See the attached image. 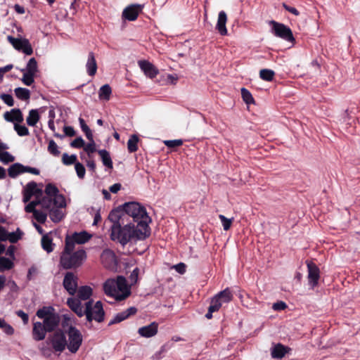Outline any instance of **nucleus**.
Segmentation results:
<instances>
[{"label":"nucleus","instance_id":"nucleus-1","mask_svg":"<svg viewBox=\"0 0 360 360\" xmlns=\"http://www.w3.org/2000/svg\"><path fill=\"white\" fill-rule=\"evenodd\" d=\"M108 219L112 223L110 239L122 246L133 240H143L150 236L151 219L146 208L136 202H125L113 209Z\"/></svg>","mask_w":360,"mask_h":360},{"label":"nucleus","instance_id":"nucleus-2","mask_svg":"<svg viewBox=\"0 0 360 360\" xmlns=\"http://www.w3.org/2000/svg\"><path fill=\"white\" fill-rule=\"evenodd\" d=\"M103 290L106 295L122 301L128 297L130 288L127 283L126 278L122 276H117L116 279L108 278L103 283Z\"/></svg>","mask_w":360,"mask_h":360},{"label":"nucleus","instance_id":"nucleus-3","mask_svg":"<svg viewBox=\"0 0 360 360\" xmlns=\"http://www.w3.org/2000/svg\"><path fill=\"white\" fill-rule=\"evenodd\" d=\"M74 248L69 244L65 245L61 253L60 264L65 269H75L80 266L86 258V253L84 250L80 249L73 252Z\"/></svg>","mask_w":360,"mask_h":360},{"label":"nucleus","instance_id":"nucleus-4","mask_svg":"<svg viewBox=\"0 0 360 360\" xmlns=\"http://www.w3.org/2000/svg\"><path fill=\"white\" fill-rule=\"evenodd\" d=\"M93 300H89L85 303L84 315L88 322H91L93 320L98 323H101L105 319V311L103 307V304L101 301H97L93 305Z\"/></svg>","mask_w":360,"mask_h":360},{"label":"nucleus","instance_id":"nucleus-5","mask_svg":"<svg viewBox=\"0 0 360 360\" xmlns=\"http://www.w3.org/2000/svg\"><path fill=\"white\" fill-rule=\"evenodd\" d=\"M269 24L272 26L271 31L276 37L291 43L295 42V39L293 37L292 32L289 27L274 20H271Z\"/></svg>","mask_w":360,"mask_h":360},{"label":"nucleus","instance_id":"nucleus-6","mask_svg":"<svg viewBox=\"0 0 360 360\" xmlns=\"http://www.w3.org/2000/svg\"><path fill=\"white\" fill-rule=\"evenodd\" d=\"M67 333L69 340L68 348L70 352L76 353L82 343V333L77 328L72 326L69 327Z\"/></svg>","mask_w":360,"mask_h":360},{"label":"nucleus","instance_id":"nucleus-7","mask_svg":"<svg viewBox=\"0 0 360 360\" xmlns=\"http://www.w3.org/2000/svg\"><path fill=\"white\" fill-rule=\"evenodd\" d=\"M143 5L133 4L124 8L122 13V19L128 21L136 20L139 14L142 13Z\"/></svg>","mask_w":360,"mask_h":360},{"label":"nucleus","instance_id":"nucleus-8","mask_svg":"<svg viewBox=\"0 0 360 360\" xmlns=\"http://www.w3.org/2000/svg\"><path fill=\"white\" fill-rule=\"evenodd\" d=\"M307 266V278L309 285L314 288L319 285V281L320 278V269L319 266L311 261H306Z\"/></svg>","mask_w":360,"mask_h":360},{"label":"nucleus","instance_id":"nucleus-9","mask_svg":"<svg viewBox=\"0 0 360 360\" xmlns=\"http://www.w3.org/2000/svg\"><path fill=\"white\" fill-rule=\"evenodd\" d=\"M91 238V235L85 231L81 232H75L71 236H67L65 238V245L69 244L75 248V244H84Z\"/></svg>","mask_w":360,"mask_h":360},{"label":"nucleus","instance_id":"nucleus-10","mask_svg":"<svg viewBox=\"0 0 360 360\" xmlns=\"http://www.w3.org/2000/svg\"><path fill=\"white\" fill-rule=\"evenodd\" d=\"M77 280V276L72 272L68 271L65 275L63 285L72 296L77 292L78 288Z\"/></svg>","mask_w":360,"mask_h":360},{"label":"nucleus","instance_id":"nucleus-11","mask_svg":"<svg viewBox=\"0 0 360 360\" xmlns=\"http://www.w3.org/2000/svg\"><path fill=\"white\" fill-rule=\"evenodd\" d=\"M51 345L56 352H62L67 345L66 336L62 330H58L54 333Z\"/></svg>","mask_w":360,"mask_h":360},{"label":"nucleus","instance_id":"nucleus-12","mask_svg":"<svg viewBox=\"0 0 360 360\" xmlns=\"http://www.w3.org/2000/svg\"><path fill=\"white\" fill-rule=\"evenodd\" d=\"M158 332V323L155 321L148 326L141 327L138 329V333L141 337L150 338L157 335Z\"/></svg>","mask_w":360,"mask_h":360},{"label":"nucleus","instance_id":"nucleus-13","mask_svg":"<svg viewBox=\"0 0 360 360\" xmlns=\"http://www.w3.org/2000/svg\"><path fill=\"white\" fill-rule=\"evenodd\" d=\"M103 265L107 269H111L116 264V257L113 251L105 249L101 255Z\"/></svg>","mask_w":360,"mask_h":360},{"label":"nucleus","instance_id":"nucleus-14","mask_svg":"<svg viewBox=\"0 0 360 360\" xmlns=\"http://www.w3.org/2000/svg\"><path fill=\"white\" fill-rule=\"evenodd\" d=\"M136 312L137 309L134 307H131L125 311L117 314L115 317L109 322L108 326L119 323L122 321L128 319L129 316L134 315Z\"/></svg>","mask_w":360,"mask_h":360},{"label":"nucleus","instance_id":"nucleus-15","mask_svg":"<svg viewBox=\"0 0 360 360\" xmlns=\"http://www.w3.org/2000/svg\"><path fill=\"white\" fill-rule=\"evenodd\" d=\"M139 65L144 74L151 79L155 77L159 72L158 70L148 60H139Z\"/></svg>","mask_w":360,"mask_h":360},{"label":"nucleus","instance_id":"nucleus-16","mask_svg":"<svg viewBox=\"0 0 360 360\" xmlns=\"http://www.w3.org/2000/svg\"><path fill=\"white\" fill-rule=\"evenodd\" d=\"M67 305L79 317H82L84 315V309H83L79 299L76 297H69L67 300Z\"/></svg>","mask_w":360,"mask_h":360},{"label":"nucleus","instance_id":"nucleus-17","mask_svg":"<svg viewBox=\"0 0 360 360\" xmlns=\"http://www.w3.org/2000/svg\"><path fill=\"white\" fill-rule=\"evenodd\" d=\"M59 322V316L53 313V314H50L48 317H45L44 323L42 324L48 332H52L58 326Z\"/></svg>","mask_w":360,"mask_h":360},{"label":"nucleus","instance_id":"nucleus-18","mask_svg":"<svg viewBox=\"0 0 360 360\" xmlns=\"http://www.w3.org/2000/svg\"><path fill=\"white\" fill-rule=\"evenodd\" d=\"M4 117L7 122L20 123L23 121L22 113L19 108H13L11 112H6Z\"/></svg>","mask_w":360,"mask_h":360},{"label":"nucleus","instance_id":"nucleus-19","mask_svg":"<svg viewBox=\"0 0 360 360\" xmlns=\"http://www.w3.org/2000/svg\"><path fill=\"white\" fill-rule=\"evenodd\" d=\"M48 332L41 322L34 323L32 329L33 338L37 341L42 340L46 337V333Z\"/></svg>","mask_w":360,"mask_h":360},{"label":"nucleus","instance_id":"nucleus-20","mask_svg":"<svg viewBox=\"0 0 360 360\" xmlns=\"http://www.w3.org/2000/svg\"><path fill=\"white\" fill-rule=\"evenodd\" d=\"M226 13L224 11H220L218 15V20L216 25V29L218 30L219 33L222 36H225L227 34V29L226 27Z\"/></svg>","mask_w":360,"mask_h":360},{"label":"nucleus","instance_id":"nucleus-21","mask_svg":"<svg viewBox=\"0 0 360 360\" xmlns=\"http://www.w3.org/2000/svg\"><path fill=\"white\" fill-rule=\"evenodd\" d=\"M290 348L278 343L271 350V356L274 359H282L289 352Z\"/></svg>","mask_w":360,"mask_h":360},{"label":"nucleus","instance_id":"nucleus-22","mask_svg":"<svg viewBox=\"0 0 360 360\" xmlns=\"http://www.w3.org/2000/svg\"><path fill=\"white\" fill-rule=\"evenodd\" d=\"M86 71L89 76H94L97 71V63L95 58L94 53L90 52L88 55V60L86 64Z\"/></svg>","mask_w":360,"mask_h":360},{"label":"nucleus","instance_id":"nucleus-23","mask_svg":"<svg viewBox=\"0 0 360 360\" xmlns=\"http://www.w3.org/2000/svg\"><path fill=\"white\" fill-rule=\"evenodd\" d=\"M215 296L222 304L229 303L233 300V294L229 288L220 291Z\"/></svg>","mask_w":360,"mask_h":360},{"label":"nucleus","instance_id":"nucleus-24","mask_svg":"<svg viewBox=\"0 0 360 360\" xmlns=\"http://www.w3.org/2000/svg\"><path fill=\"white\" fill-rule=\"evenodd\" d=\"M24 190L30 193L32 195H35L37 198L43 195V191L41 189L37 188V184L34 181L29 182Z\"/></svg>","mask_w":360,"mask_h":360},{"label":"nucleus","instance_id":"nucleus-25","mask_svg":"<svg viewBox=\"0 0 360 360\" xmlns=\"http://www.w3.org/2000/svg\"><path fill=\"white\" fill-rule=\"evenodd\" d=\"M77 291V298L80 300H89L92 295V289L88 285L81 286Z\"/></svg>","mask_w":360,"mask_h":360},{"label":"nucleus","instance_id":"nucleus-26","mask_svg":"<svg viewBox=\"0 0 360 360\" xmlns=\"http://www.w3.org/2000/svg\"><path fill=\"white\" fill-rule=\"evenodd\" d=\"M54 244L53 243L52 238L48 235L44 234L41 238V247L48 253L53 251Z\"/></svg>","mask_w":360,"mask_h":360},{"label":"nucleus","instance_id":"nucleus-27","mask_svg":"<svg viewBox=\"0 0 360 360\" xmlns=\"http://www.w3.org/2000/svg\"><path fill=\"white\" fill-rule=\"evenodd\" d=\"M98 153L101 156L103 165L108 169H112V161L109 152H108L106 150H99Z\"/></svg>","mask_w":360,"mask_h":360},{"label":"nucleus","instance_id":"nucleus-28","mask_svg":"<svg viewBox=\"0 0 360 360\" xmlns=\"http://www.w3.org/2000/svg\"><path fill=\"white\" fill-rule=\"evenodd\" d=\"M63 217V213L60 208L53 207L49 210V217L54 223L60 221Z\"/></svg>","mask_w":360,"mask_h":360},{"label":"nucleus","instance_id":"nucleus-29","mask_svg":"<svg viewBox=\"0 0 360 360\" xmlns=\"http://www.w3.org/2000/svg\"><path fill=\"white\" fill-rule=\"evenodd\" d=\"M40 116L37 110L32 109L30 110L29 115L26 119L27 124L30 127H34L39 122Z\"/></svg>","mask_w":360,"mask_h":360},{"label":"nucleus","instance_id":"nucleus-30","mask_svg":"<svg viewBox=\"0 0 360 360\" xmlns=\"http://www.w3.org/2000/svg\"><path fill=\"white\" fill-rule=\"evenodd\" d=\"M139 138L136 134H133L130 136L127 141V149L129 153H135L138 150V143Z\"/></svg>","mask_w":360,"mask_h":360},{"label":"nucleus","instance_id":"nucleus-31","mask_svg":"<svg viewBox=\"0 0 360 360\" xmlns=\"http://www.w3.org/2000/svg\"><path fill=\"white\" fill-rule=\"evenodd\" d=\"M111 94L112 89L110 85L104 84L99 89L98 96L101 100L109 101Z\"/></svg>","mask_w":360,"mask_h":360},{"label":"nucleus","instance_id":"nucleus-32","mask_svg":"<svg viewBox=\"0 0 360 360\" xmlns=\"http://www.w3.org/2000/svg\"><path fill=\"white\" fill-rule=\"evenodd\" d=\"M14 266L13 262L8 258L0 257V272L11 269Z\"/></svg>","mask_w":360,"mask_h":360},{"label":"nucleus","instance_id":"nucleus-33","mask_svg":"<svg viewBox=\"0 0 360 360\" xmlns=\"http://www.w3.org/2000/svg\"><path fill=\"white\" fill-rule=\"evenodd\" d=\"M15 94L18 98L22 101H27L30 97V92L28 89L22 87H18L15 89Z\"/></svg>","mask_w":360,"mask_h":360},{"label":"nucleus","instance_id":"nucleus-34","mask_svg":"<svg viewBox=\"0 0 360 360\" xmlns=\"http://www.w3.org/2000/svg\"><path fill=\"white\" fill-rule=\"evenodd\" d=\"M275 76V72L274 70L270 69H262L259 71V77L262 79L266 82L273 81Z\"/></svg>","mask_w":360,"mask_h":360},{"label":"nucleus","instance_id":"nucleus-35","mask_svg":"<svg viewBox=\"0 0 360 360\" xmlns=\"http://www.w3.org/2000/svg\"><path fill=\"white\" fill-rule=\"evenodd\" d=\"M241 96H242L243 101L246 104L250 105V104L255 103V99L252 97V94L250 93V91L249 90H248L247 89H245L244 87L241 89Z\"/></svg>","mask_w":360,"mask_h":360},{"label":"nucleus","instance_id":"nucleus-36","mask_svg":"<svg viewBox=\"0 0 360 360\" xmlns=\"http://www.w3.org/2000/svg\"><path fill=\"white\" fill-rule=\"evenodd\" d=\"M7 40L13 45V46L18 51H20L24 44L25 39H17L11 35L7 37Z\"/></svg>","mask_w":360,"mask_h":360},{"label":"nucleus","instance_id":"nucleus-37","mask_svg":"<svg viewBox=\"0 0 360 360\" xmlns=\"http://www.w3.org/2000/svg\"><path fill=\"white\" fill-rule=\"evenodd\" d=\"M8 174L11 178H15L17 176L22 174L20 163H14L11 165L8 169Z\"/></svg>","mask_w":360,"mask_h":360},{"label":"nucleus","instance_id":"nucleus-38","mask_svg":"<svg viewBox=\"0 0 360 360\" xmlns=\"http://www.w3.org/2000/svg\"><path fill=\"white\" fill-rule=\"evenodd\" d=\"M79 122L80 124V127L83 132L85 134L87 139L89 141H92L93 134L89 127L86 125L85 121L82 117L79 118Z\"/></svg>","mask_w":360,"mask_h":360},{"label":"nucleus","instance_id":"nucleus-39","mask_svg":"<svg viewBox=\"0 0 360 360\" xmlns=\"http://www.w3.org/2000/svg\"><path fill=\"white\" fill-rule=\"evenodd\" d=\"M53 205L54 207L62 208L66 206L65 199L61 194H58L53 197Z\"/></svg>","mask_w":360,"mask_h":360},{"label":"nucleus","instance_id":"nucleus-40","mask_svg":"<svg viewBox=\"0 0 360 360\" xmlns=\"http://www.w3.org/2000/svg\"><path fill=\"white\" fill-rule=\"evenodd\" d=\"M77 157L76 155H69L68 153H63L62 156V162L65 165H75L77 163Z\"/></svg>","mask_w":360,"mask_h":360},{"label":"nucleus","instance_id":"nucleus-41","mask_svg":"<svg viewBox=\"0 0 360 360\" xmlns=\"http://www.w3.org/2000/svg\"><path fill=\"white\" fill-rule=\"evenodd\" d=\"M53 311V308L51 307H44L43 308L37 310V316L39 319H44V320L45 317H48L50 314H53L54 313Z\"/></svg>","mask_w":360,"mask_h":360},{"label":"nucleus","instance_id":"nucleus-42","mask_svg":"<svg viewBox=\"0 0 360 360\" xmlns=\"http://www.w3.org/2000/svg\"><path fill=\"white\" fill-rule=\"evenodd\" d=\"M38 65L36 59L34 58H30L26 66V72L36 75Z\"/></svg>","mask_w":360,"mask_h":360},{"label":"nucleus","instance_id":"nucleus-43","mask_svg":"<svg viewBox=\"0 0 360 360\" xmlns=\"http://www.w3.org/2000/svg\"><path fill=\"white\" fill-rule=\"evenodd\" d=\"M45 193L47 196L53 198L59 193V190L54 184L49 183L46 186Z\"/></svg>","mask_w":360,"mask_h":360},{"label":"nucleus","instance_id":"nucleus-44","mask_svg":"<svg viewBox=\"0 0 360 360\" xmlns=\"http://www.w3.org/2000/svg\"><path fill=\"white\" fill-rule=\"evenodd\" d=\"M63 131L65 133L64 135H62V134H60L58 133H54V136L57 137V138H60V139H63L65 137V136L72 137L75 135V131L73 127H70V126H65L63 127Z\"/></svg>","mask_w":360,"mask_h":360},{"label":"nucleus","instance_id":"nucleus-45","mask_svg":"<svg viewBox=\"0 0 360 360\" xmlns=\"http://www.w3.org/2000/svg\"><path fill=\"white\" fill-rule=\"evenodd\" d=\"M41 205L44 209L50 210L52 207H53V199L49 196H41Z\"/></svg>","mask_w":360,"mask_h":360},{"label":"nucleus","instance_id":"nucleus-46","mask_svg":"<svg viewBox=\"0 0 360 360\" xmlns=\"http://www.w3.org/2000/svg\"><path fill=\"white\" fill-rule=\"evenodd\" d=\"M47 149L51 155L56 157L58 156L60 153L56 143L53 140L49 141Z\"/></svg>","mask_w":360,"mask_h":360},{"label":"nucleus","instance_id":"nucleus-47","mask_svg":"<svg viewBox=\"0 0 360 360\" xmlns=\"http://www.w3.org/2000/svg\"><path fill=\"white\" fill-rule=\"evenodd\" d=\"M14 129L20 136L29 135V130L25 125H20L18 123H15Z\"/></svg>","mask_w":360,"mask_h":360},{"label":"nucleus","instance_id":"nucleus-48","mask_svg":"<svg viewBox=\"0 0 360 360\" xmlns=\"http://www.w3.org/2000/svg\"><path fill=\"white\" fill-rule=\"evenodd\" d=\"M34 76L35 75L26 72L23 74L22 81L25 85L30 86L34 82Z\"/></svg>","mask_w":360,"mask_h":360},{"label":"nucleus","instance_id":"nucleus-49","mask_svg":"<svg viewBox=\"0 0 360 360\" xmlns=\"http://www.w3.org/2000/svg\"><path fill=\"white\" fill-rule=\"evenodd\" d=\"M21 236L22 232L20 231L19 229H18L16 232L8 233V240L11 243H17L21 238Z\"/></svg>","mask_w":360,"mask_h":360},{"label":"nucleus","instance_id":"nucleus-50","mask_svg":"<svg viewBox=\"0 0 360 360\" xmlns=\"http://www.w3.org/2000/svg\"><path fill=\"white\" fill-rule=\"evenodd\" d=\"M219 218L225 231H228L232 224L233 219H228L223 214H219Z\"/></svg>","mask_w":360,"mask_h":360},{"label":"nucleus","instance_id":"nucleus-51","mask_svg":"<svg viewBox=\"0 0 360 360\" xmlns=\"http://www.w3.org/2000/svg\"><path fill=\"white\" fill-rule=\"evenodd\" d=\"M75 168L78 177L81 179H84L86 173L84 166L82 163L77 162L75 165Z\"/></svg>","mask_w":360,"mask_h":360},{"label":"nucleus","instance_id":"nucleus-52","mask_svg":"<svg viewBox=\"0 0 360 360\" xmlns=\"http://www.w3.org/2000/svg\"><path fill=\"white\" fill-rule=\"evenodd\" d=\"M222 304L220 302V301L217 298V297L214 295L210 301V304L209 306L210 308L212 309V310H214L215 311H218L219 309L222 307Z\"/></svg>","mask_w":360,"mask_h":360},{"label":"nucleus","instance_id":"nucleus-53","mask_svg":"<svg viewBox=\"0 0 360 360\" xmlns=\"http://www.w3.org/2000/svg\"><path fill=\"white\" fill-rule=\"evenodd\" d=\"M164 143L167 147L174 148L181 146L183 144V141L181 139L167 140L164 141Z\"/></svg>","mask_w":360,"mask_h":360},{"label":"nucleus","instance_id":"nucleus-54","mask_svg":"<svg viewBox=\"0 0 360 360\" xmlns=\"http://www.w3.org/2000/svg\"><path fill=\"white\" fill-rule=\"evenodd\" d=\"M26 55H32L33 53V49L28 39H25L24 44L22 46L21 50Z\"/></svg>","mask_w":360,"mask_h":360},{"label":"nucleus","instance_id":"nucleus-55","mask_svg":"<svg viewBox=\"0 0 360 360\" xmlns=\"http://www.w3.org/2000/svg\"><path fill=\"white\" fill-rule=\"evenodd\" d=\"M21 173L28 172L32 174L39 175L40 172L38 169L28 166H24L20 163Z\"/></svg>","mask_w":360,"mask_h":360},{"label":"nucleus","instance_id":"nucleus-56","mask_svg":"<svg viewBox=\"0 0 360 360\" xmlns=\"http://www.w3.org/2000/svg\"><path fill=\"white\" fill-rule=\"evenodd\" d=\"M34 219L40 224H44L46 221L47 214L41 211L37 210L34 214Z\"/></svg>","mask_w":360,"mask_h":360},{"label":"nucleus","instance_id":"nucleus-57","mask_svg":"<svg viewBox=\"0 0 360 360\" xmlns=\"http://www.w3.org/2000/svg\"><path fill=\"white\" fill-rule=\"evenodd\" d=\"M89 141L90 143H87L86 145L84 144V150L88 153L89 156H90L91 153H94L96 150L94 139L92 138V141Z\"/></svg>","mask_w":360,"mask_h":360},{"label":"nucleus","instance_id":"nucleus-58","mask_svg":"<svg viewBox=\"0 0 360 360\" xmlns=\"http://www.w3.org/2000/svg\"><path fill=\"white\" fill-rule=\"evenodd\" d=\"M84 141L82 137H77L70 143V146L75 148H81L84 146Z\"/></svg>","mask_w":360,"mask_h":360},{"label":"nucleus","instance_id":"nucleus-59","mask_svg":"<svg viewBox=\"0 0 360 360\" xmlns=\"http://www.w3.org/2000/svg\"><path fill=\"white\" fill-rule=\"evenodd\" d=\"M0 98L8 106H13L14 105V101H13V96L11 95L7 94H2L0 96Z\"/></svg>","mask_w":360,"mask_h":360},{"label":"nucleus","instance_id":"nucleus-60","mask_svg":"<svg viewBox=\"0 0 360 360\" xmlns=\"http://www.w3.org/2000/svg\"><path fill=\"white\" fill-rule=\"evenodd\" d=\"M273 309L275 311H281L287 308V304L283 301H279L273 304Z\"/></svg>","mask_w":360,"mask_h":360},{"label":"nucleus","instance_id":"nucleus-61","mask_svg":"<svg viewBox=\"0 0 360 360\" xmlns=\"http://www.w3.org/2000/svg\"><path fill=\"white\" fill-rule=\"evenodd\" d=\"M1 328L7 335H11L14 333L13 328L11 325L8 324L6 322L4 323V324Z\"/></svg>","mask_w":360,"mask_h":360},{"label":"nucleus","instance_id":"nucleus-62","mask_svg":"<svg viewBox=\"0 0 360 360\" xmlns=\"http://www.w3.org/2000/svg\"><path fill=\"white\" fill-rule=\"evenodd\" d=\"M8 232L4 226H0V242L7 240L8 238Z\"/></svg>","mask_w":360,"mask_h":360},{"label":"nucleus","instance_id":"nucleus-63","mask_svg":"<svg viewBox=\"0 0 360 360\" xmlns=\"http://www.w3.org/2000/svg\"><path fill=\"white\" fill-rule=\"evenodd\" d=\"M283 7L285 8V10L296 16L300 15V12L295 7L290 6L285 3L283 4Z\"/></svg>","mask_w":360,"mask_h":360},{"label":"nucleus","instance_id":"nucleus-64","mask_svg":"<svg viewBox=\"0 0 360 360\" xmlns=\"http://www.w3.org/2000/svg\"><path fill=\"white\" fill-rule=\"evenodd\" d=\"M139 268H135L133 271L130 274V276H129V278H130V281L132 282V283H136L137 280H138V276H139Z\"/></svg>","mask_w":360,"mask_h":360}]
</instances>
